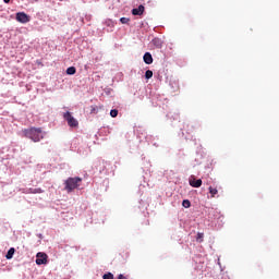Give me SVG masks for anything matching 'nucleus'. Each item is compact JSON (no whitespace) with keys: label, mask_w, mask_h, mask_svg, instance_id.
Masks as SVG:
<instances>
[{"label":"nucleus","mask_w":279,"mask_h":279,"mask_svg":"<svg viewBox=\"0 0 279 279\" xmlns=\"http://www.w3.org/2000/svg\"><path fill=\"white\" fill-rule=\"evenodd\" d=\"M24 136L26 138H31L34 143H40L45 136L43 135V129L40 128H31V129H25L23 131Z\"/></svg>","instance_id":"1"},{"label":"nucleus","mask_w":279,"mask_h":279,"mask_svg":"<svg viewBox=\"0 0 279 279\" xmlns=\"http://www.w3.org/2000/svg\"><path fill=\"white\" fill-rule=\"evenodd\" d=\"M80 182H82V178L75 177V178H69L65 181V191L68 193H72V191H75L77 186H80Z\"/></svg>","instance_id":"2"},{"label":"nucleus","mask_w":279,"mask_h":279,"mask_svg":"<svg viewBox=\"0 0 279 279\" xmlns=\"http://www.w3.org/2000/svg\"><path fill=\"white\" fill-rule=\"evenodd\" d=\"M63 119L66 121L70 128L80 126V122L77 121V119L73 117V114L70 111H66L65 113H63Z\"/></svg>","instance_id":"3"},{"label":"nucleus","mask_w":279,"mask_h":279,"mask_svg":"<svg viewBox=\"0 0 279 279\" xmlns=\"http://www.w3.org/2000/svg\"><path fill=\"white\" fill-rule=\"evenodd\" d=\"M47 258L46 253H37L36 265H47Z\"/></svg>","instance_id":"4"},{"label":"nucleus","mask_w":279,"mask_h":279,"mask_svg":"<svg viewBox=\"0 0 279 279\" xmlns=\"http://www.w3.org/2000/svg\"><path fill=\"white\" fill-rule=\"evenodd\" d=\"M16 21L19 23H29V16L26 13L20 12L16 13Z\"/></svg>","instance_id":"5"},{"label":"nucleus","mask_w":279,"mask_h":279,"mask_svg":"<svg viewBox=\"0 0 279 279\" xmlns=\"http://www.w3.org/2000/svg\"><path fill=\"white\" fill-rule=\"evenodd\" d=\"M144 12H145V7L142 4L138 8L132 10L133 16H143Z\"/></svg>","instance_id":"6"},{"label":"nucleus","mask_w":279,"mask_h":279,"mask_svg":"<svg viewBox=\"0 0 279 279\" xmlns=\"http://www.w3.org/2000/svg\"><path fill=\"white\" fill-rule=\"evenodd\" d=\"M151 45H154V47H156V49H162V45H165V44H163L162 39L155 37L151 40Z\"/></svg>","instance_id":"7"},{"label":"nucleus","mask_w":279,"mask_h":279,"mask_svg":"<svg viewBox=\"0 0 279 279\" xmlns=\"http://www.w3.org/2000/svg\"><path fill=\"white\" fill-rule=\"evenodd\" d=\"M143 60L145 64H153L154 63V57H151L150 52H146L143 57Z\"/></svg>","instance_id":"8"},{"label":"nucleus","mask_w":279,"mask_h":279,"mask_svg":"<svg viewBox=\"0 0 279 279\" xmlns=\"http://www.w3.org/2000/svg\"><path fill=\"white\" fill-rule=\"evenodd\" d=\"M190 186H193V189H199V186H202V179H191Z\"/></svg>","instance_id":"9"},{"label":"nucleus","mask_w":279,"mask_h":279,"mask_svg":"<svg viewBox=\"0 0 279 279\" xmlns=\"http://www.w3.org/2000/svg\"><path fill=\"white\" fill-rule=\"evenodd\" d=\"M27 193H32V194H34V195H36V194H40V193H44V191H43V189H40V187H29L28 190H27Z\"/></svg>","instance_id":"10"},{"label":"nucleus","mask_w":279,"mask_h":279,"mask_svg":"<svg viewBox=\"0 0 279 279\" xmlns=\"http://www.w3.org/2000/svg\"><path fill=\"white\" fill-rule=\"evenodd\" d=\"M14 252H16V250H14V247H11V248L8 251V253H7V255H5L7 260H11V258H13Z\"/></svg>","instance_id":"11"},{"label":"nucleus","mask_w":279,"mask_h":279,"mask_svg":"<svg viewBox=\"0 0 279 279\" xmlns=\"http://www.w3.org/2000/svg\"><path fill=\"white\" fill-rule=\"evenodd\" d=\"M77 73V69L75 66H70L66 69V75H75Z\"/></svg>","instance_id":"12"},{"label":"nucleus","mask_w":279,"mask_h":279,"mask_svg":"<svg viewBox=\"0 0 279 279\" xmlns=\"http://www.w3.org/2000/svg\"><path fill=\"white\" fill-rule=\"evenodd\" d=\"M151 77H154V72L151 70H147L145 72V78L146 80H151Z\"/></svg>","instance_id":"13"},{"label":"nucleus","mask_w":279,"mask_h":279,"mask_svg":"<svg viewBox=\"0 0 279 279\" xmlns=\"http://www.w3.org/2000/svg\"><path fill=\"white\" fill-rule=\"evenodd\" d=\"M209 193H210L211 197H215V195H217V193H219V191L217 190V187L209 186Z\"/></svg>","instance_id":"14"},{"label":"nucleus","mask_w":279,"mask_h":279,"mask_svg":"<svg viewBox=\"0 0 279 279\" xmlns=\"http://www.w3.org/2000/svg\"><path fill=\"white\" fill-rule=\"evenodd\" d=\"M110 117H112V119L119 117V110L112 109V110L110 111Z\"/></svg>","instance_id":"15"},{"label":"nucleus","mask_w":279,"mask_h":279,"mask_svg":"<svg viewBox=\"0 0 279 279\" xmlns=\"http://www.w3.org/2000/svg\"><path fill=\"white\" fill-rule=\"evenodd\" d=\"M182 206H183L184 208H191V201L184 199L183 203H182Z\"/></svg>","instance_id":"16"},{"label":"nucleus","mask_w":279,"mask_h":279,"mask_svg":"<svg viewBox=\"0 0 279 279\" xmlns=\"http://www.w3.org/2000/svg\"><path fill=\"white\" fill-rule=\"evenodd\" d=\"M120 23H122V25H128V23H130V17H121Z\"/></svg>","instance_id":"17"},{"label":"nucleus","mask_w":279,"mask_h":279,"mask_svg":"<svg viewBox=\"0 0 279 279\" xmlns=\"http://www.w3.org/2000/svg\"><path fill=\"white\" fill-rule=\"evenodd\" d=\"M102 279H114V275H112V272L105 274Z\"/></svg>","instance_id":"18"},{"label":"nucleus","mask_w":279,"mask_h":279,"mask_svg":"<svg viewBox=\"0 0 279 279\" xmlns=\"http://www.w3.org/2000/svg\"><path fill=\"white\" fill-rule=\"evenodd\" d=\"M196 241H198L199 243H202V241H204V233H197V236H196Z\"/></svg>","instance_id":"19"},{"label":"nucleus","mask_w":279,"mask_h":279,"mask_svg":"<svg viewBox=\"0 0 279 279\" xmlns=\"http://www.w3.org/2000/svg\"><path fill=\"white\" fill-rule=\"evenodd\" d=\"M97 113V107L96 106H92L90 107V114H95Z\"/></svg>","instance_id":"20"},{"label":"nucleus","mask_w":279,"mask_h":279,"mask_svg":"<svg viewBox=\"0 0 279 279\" xmlns=\"http://www.w3.org/2000/svg\"><path fill=\"white\" fill-rule=\"evenodd\" d=\"M118 279H128V277L123 276V275H119Z\"/></svg>","instance_id":"21"},{"label":"nucleus","mask_w":279,"mask_h":279,"mask_svg":"<svg viewBox=\"0 0 279 279\" xmlns=\"http://www.w3.org/2000/svg\"><path fill=\"white\" fill-rule=\"evenodd\" d=\"M4 1V3H10V0H3Z\"/></svg>","instance_id":"22"}]
</instances>
